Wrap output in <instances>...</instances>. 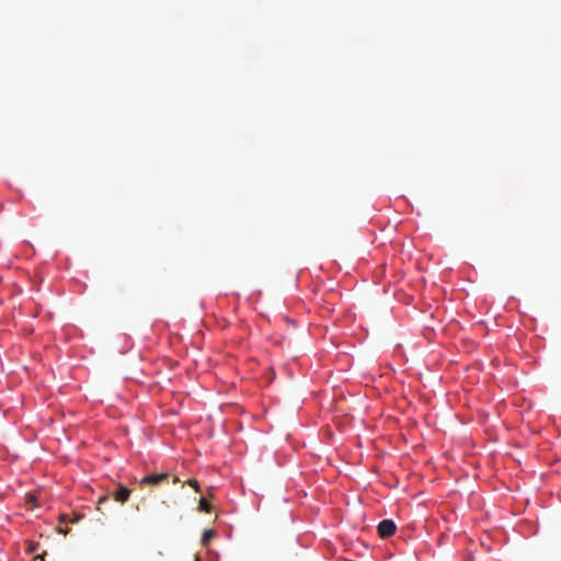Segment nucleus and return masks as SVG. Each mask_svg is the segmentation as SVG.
<instances>
[{"instance_id": "f257e3e1", "label": "nucleus", "mask_w": 561, "mask_h": 561, "mask_svg": "<svg viewBox=\"0 0 561 561\" xmlns=\"http://www.w3.org/2000/svg\"><path fill=\"white\" fill-rule=\"evenodd\" d=\"M396 524L391 519H383L379 523L377 530L381 538H389L396 533Z\"/></svg>"}, {"instance_id": "f03ea898", "label": "nucleus", "mask_w": 561, "mask_h": 561, "mask_svg": "<svg viewBox=\"0 0 561 561\" xmlns=\"http://www.w3.org/2000/svg\"><path fill=\"white\" fill-rule=\"evenodd\" d=\"M169 478L168 473H157V474H149L144 477L140 480V485H158L162 483L163 481H167Z\"/></svg>"}, {"instance_id": "7ed1b4c3", "label": "nucleus", "mask_w": 561, "mask_h": 561, "mask_svg": "<svg viewBox=\"0 0 561 561\" xmlns=\"http://www.w3.org/2000/svg\"><path fill=\"white\" fill-rule=\"evenodd\" d=\"M130 493L131 491L129 489L119 484L117 490L113 493V497L115 501L123 504L129 499Z\"/></svg>"}, {"instance_id": "20e7f679", "label": "nucleus", "mask_w": 561, "mask_h": 561, "mask_svg": "<svg viewBox=\"0 0 561 561\" xmlns=\"http://www.w3.org/2000/svg\"><path fill=\"white\" fill-rule=\"evenodd\" d=\"M214 536H215V531H214V530H210V529L205 530V531H204V534H203V537H202V543H203L204 546H206V545L208 543V541H209L211 538H214Z\"/></svg>"}, {"instance_id": "39448f33", "label": "nucleus", "mask_w": 561, "mask_h": 561, "mask_svg": "<svg viewBox=\"0 0 561 561\" xmlns=\"http://www.w3.org/2000/svg\"><path fill=\"white\" fill-rule=\"evenodd\" d=\"M198 507L201 511L206 512V513H209L211 510L210 504L204 497H202L199 500Z\"/></svg>"}, {"instance_id": "423d86ee", "label": "nucleus", "mask_w": 561, "mask_h": 561, "mask_svg": "<svg viewBox=\"0 0 561 561\" xmlns=\"http://www.w3.org/2000/svg\"><path fill=\"white\" fill-rule=\"evenodd\" d=\"M187 483H188L192 488H194V490H195L196 492H199V484H198V481H197V480H195V479H191V480H188V481H187Z\"/></svg>"}, {"instance_id": "0eeeda50", "label": "nucleus", "mask_w": 561, "mask_h": 561, "mask_svg": "<svg viewBox=\"0 0 561 561\" xmlns=\"http://www.w3.org/2000/svg\"><path fill=\"white\" fill-rule=\"evenodd\" d=\"M104 501H106V497H105V496H103V497H101V499L99 500V504H101V503H102V502H104Z\"/></svg>"}, {"instance_id": "6e6552de", "label": "nucleus", "mask_w": 561, "mask_h": 561, "mask_svg": "<svg viewBox=\"0 0 561 561\" xmlns=\"http://www.w3.org/2000/svg\"><path fill=\"white\" fill-rule=\"evenodd\" d=\"M178 482H180V480H179V478H176V477H175V478L173 479V483H178Z\"/></svg>"}, {"instance_id": "1a4fd4ad", "label": "nucleus", "mask_w": 561, "mask_h": 561, "mask_svg": "<svg viewBox=\"0 0 561 561\" xmlns=\"http://www.w3.org/2000/svg\"><path fill=\"white\" fill-rule=\"evenodd\" d=\"M157 553H158L159 557L163 556V553L161 551H158Z\"/></svg>"}, {"instance_id": "9d476101", "label": "nucleus", "mask_w": 561, "mask_h": 561, "mask_svg": "<svg viewBox=\"0 0 561 561\" xmlns=\"http://www.w3.org/2000/svg\"><path fill=\"white\" fill-rule=\"evenodd\" d=\"M195 561H199V559H198V558H196V559H195Z\"/></svg>"}]
</instances>
